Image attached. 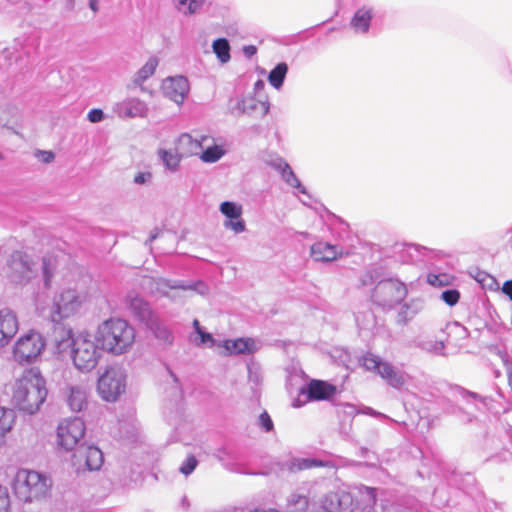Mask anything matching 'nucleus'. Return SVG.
I'll return each instance as SVG.
<instances>
[{"mask_svg":"<svg viewBox=\"0 0 512 512\" xmlns=\"http://www.w3.org/2000/svg\"><path fill=\"white\" fill-rule=\"evenodd\" d=\"M59 354L68 352L76 369L90 372L98 365L103 349L96 335L89 332L73 334L70 329H62L55 338Z\"/></svg>","mask_w":512,"mask_h":512,"instance_id":"f257e3e1","label":"nucleus"},{"mask_svg":"<svg viewBox=\"0 0 512 512\" xmlns=\"http://www.w3.org/2000/svg\"><path fill=\"white\" fill-rule=\"evenodd\" d=\"M48 395L46 380L37 368L24 370L13 385L11 401L20 411L33 415L44 404Z\"/></svg>","mask_w":512,"mask_h":512,"instance_id":"f03ea898","label":"nucleus"},{"mask_svg":"<svg viewBox=\"0 0 512 512\" xmlns=\"http://www.w3.org/2000/svg\"><path fill=\"white\" fill-rule=\"evenodd\" d=\"M95 335L104 352L120 356L132 349L136 333L126 320L110 318L98 325Z\"/></svg>","mask_w":512,"mask_h":512,"instance_id":"7ed1b4c3","label":"nucleus"},{"mask_svg":"<svg viewBox=\"0 0 512 512\" xmlns=\"http://www.w3.org/2000/svg\"><path fill=\"white\" fill-rule=\"evenodd\" d=\"M11 486L20 502L34 503L49 497L53 482L45 473L22 468L16 472Z\"/></svg>","mask_w":512,"mask_h":512,"instance_id":"20e7f679","label":"nucleus"},{"mask_svg":"<svg viewBox=\"0 0 512 512\" xmlns=\"http://www.w3.org/2000/svg\"><path fill=\"white\" fill-rule=\"evenodd\" d=\"M144 291L151 295L167 297L177 301L183 292H196L204 295L208 292V286L202 282H185L181 280H169L164 278L144 277L141 282Z\"/></svg>","mask_w":512,"mask_h":512,"instance_id":"39448f33","label":"nucleus"},{"mask_svg":"<svg viewBox=\"0 0 512 512\" xmlns=\"http://www.w3.org/2000/svg\"><path fill=\"white\" fill-rule=\"evenodd\" d=\"M127 387V373L121 366H110L99 377L97 391L100 397L107 402L117 401L125 393Z\"/></svg>","mask_w":512,"mask_h":512,"instance_id":"423d86ee","label":"nucleus"},{"mask_svg":"<svg viewBox=\"0 0 512 512\" xmlns=\"http://www.w3.org/2000/svg\"><path fill=\"white\" fill-rule=\"evenodd\" d=\"M407 296L404 283L396 279L379 281L371 293V300L384 309H391L400 304Z\"/></svg>","mask_w":512,"mask_h":512,"instance_id":"0eeeda50","label":"nucleus"},{"mask_svg":"<svg viewBox=\"0 0 512 512\" xmlns=\"http://www.w3.org/2000/svg\"><path fill=\"white\" fill-rule=\"evenodd\" d=\"M361 362L367 371L379 375L393 388L400 389L406 384V375L404 372L398 370L391 363L384 361L375 354H365Z\"/></svg>","mask_w":512,"mask_h":512,"instance_id":"6e6552de","label":"nucleus"},{"mask_svg":"<svg viewBox=\"0 0 512 512\" xmlns=\"http://www.w3.org/2000/svg\"><path fill=\"white\" fill-rule=\"evenodd\" d=\"M85 431V423L79 417L62 420L56 431L57 448L65 452L74 450L84 438Z\"/></svg>","mask_w":512,"mask_h":512,"instance_id":"1a4fd4ad","label":"nucleus"},{"mask_svg":"<svg viewBox=\"0 0 512 512\" xmlns=\"http://www.w3.org/2000/svg\"><path fill=\"white\" fill-rule=\"evenodd\" d=\"M86 300V294L74 288L63 290L54 299L53 309L51 311V320L55 323L68 318L79 311Z\"/></svg>","mask_w":512,"mask_h":512,"instance_id":"9d476101","label":"nucleus"},{"mask_svg":"<svg viewBox=\"0 0 512 512\" xmlns=\"http://www.w3.org/2000/svg\"><path fill=\"white\" fill-rule=\"evenodd\" d=\"M45 348V341L42 335L35 331L21 336L13 348L14 360L19 364L32 363Z\"/></svg>","mask_w":512,"mask_h":512,"instance_id":"9b49d317","label":"nucleus"},{"mask_svg":"<svg viewBox=\"0 0 512 512\" xmlns=\"http://www.w3.org/2000/svg\"><path fill=\"white\" fill-rule=\"evenodd\" d=\"M62 396L73 412H80L88 405L89 386L84 380H72L61 389Z\"/></svg>","mask_w":512,"mask_h":512,"instance_id":"f8f14e48","label":"nucleus"},{"mask_svg":"<svg viewBox=\"0 0 512 512\" xmlns=\"http://www.w3.org/2000/svg\"><path fill=\"white\" fill-rule=\"evenodd\" d=\"M34 263L31 258L22 251H15L8 261L7 275L11 281L22 283L31 278Z\"/></svg>","mask_w":512,"mask_h":512,"instance_id":"ddd939ff","label":"nucleus"},{"mask_svg":"<svg viewBox=\"0 0 512 512\" xmlns=\"http://www.w3.org/2000/svg\"><path fill=\"white\" fill-rule=\"evenodd\" d=\"M148 111L147 103L137 97L125 98L113 106V112L122 119L145 118Z\"/></svg>","mask_w":512,"mask_h":512,"instance_id":"4468645a","label":"nucleus"},{"mask_svg":"<svg viewBox=\"0 0 512 512\" xmlns=\"http://www.w3.org/2000/svg\"><path fill=\"white\" fill-rule=\"evenodd\" d=\"M162 90L165 97L181 105L189 93V81L185 76L181 75L167 77L163 81Z\"/></svg>","mask_w":512,"mask_h":512,"instance_id":"2eb2a0df","label":"nucleus"},{"mask_svg":"<svg viewBox=\"0 0 512 512\" xmlns=\"http://www.w3.org/2000/svg\"><path fill=\"white\" fill-rule=\"evenodd\" d=\"M227 150L224 142L220 138H215L208 134H202V149L199 153V158L204 163H216L225 154Z\"/></svg>","mask_w":512,"mask_h":512,"instance_id":"dca6fc26","label":"nucleus"},{"mask_svg":"<svg viewBox=\"0 0 512 512\" xmlns=\"http://www.w3.org/2000/svg\"><path fill=\"white\" fill-rule=\"evenodd\" d=\"M126 302L132 314L146 326L157 317L150 304L135 292L128 293Z\"/></svg>","mask_w":512,"mask_h":512,"instance_id":"f3484780","label":"nucleus"},{"mask_svg":"<svg viewBox=\"0 0 512 512\" xmlns=\"http://www.w3.org/2000/svg\"><path fill=\"white\" fill-rule=\"evenodd\" d=\"M19 330L16 313L10 308L0 310V348L7 345Z\"/></svg>","mask_w":512,"mask_h":512,"instance_id":"a211bd4d","label":"nucleus"},{"mask_svg":"<svg viewBox=\"0 0 512 512\" xmlns=\"http://www.w3.org/2000/svg\"><path fill=\"white\" fill-rule=\"evenodd\" d=\"M300 392L311 401L328 400L336 393V387L322 380H311Z\"/></svg>","mask_w":512,"mask_h":512,"instance_id":"6ab92c4d","label":"nucleus"},{"mask_svg":"<svg viewBox=\"0 0 512 512\" xmlns=\"http://www.w3.org/2000/svg\"><path fill=\"white\" fill-rule=\"evenodd\" d=\"M219 347L224 348V355L252 354L257 350V342L252 338L228 339L220 342Z\"/></svg>","mask_w":512,"mask_h":512,"instance_id":"aec40b11","label":"nucleus"},{"mask_svg":"<svg viewBox=\"0 0 512 512\" xmlns=\"http://www.w3.org/2000/svg\"><path fill=\"white\" fill-rule=\"evenodd\" d=\"M202 149V134L193 137L189 133H182L176 141V150L180 151L183 157L199 155Z\"/></svg>","mask_w":512,"mask_h":512,"instance_id":"412c9836","label":"nucleus"},{"mask_svg":"<svg viewBox=\"0 0 512 512\" xmlns=\"http://www.w3.org/2000/svg\"><path fill=\"white\" fill-rule=\"evenodd\" d=\"M374 17V10L370 6L358 8L350 21V26L355 33L366 34L369 31L371 21Z\"/></svg>","mask_w":512,"mask_h":512,"instance_id":"4be33fe9","label":"nucleus"},{"mask_svg":"<svg viewBox=\"0 0 512 512\" xmlns=\"http://www.w3.org/2000/svg\"><path fill=\"white\" fill-rule=\"evenodd\" d=\"M342 254L341 249L336 245L327 242H316L311 246V256L315 261L331 262Z\"/></svg>","mask_w":512,"mask_h":512,"instance_id":"5701e85b","label":"nucleus"},{"mask_svg":"<svg viewBox=\"0 0 512 512\" xmlns=\"http://www.w3.org/2000/svg\"><path fill=\"white\" fill-rule=\"evenodd\" d=\"M258 110L260 111V114L264 116L268 113L269 105L266 102L258 101L253 97H246L238 101L232 112L237 115H253Z\"/></svg>","mask_w":512,"mask_h":512,"instance_id":"b1692460","label":"nucleus"},{"mask_svg":"<svg viewBox=\"0 0 512 512\" xmlns=\"http://www.w3.org/2000/svg\"><path fill=\"white\" fill-rule=\"evenodd\" d=\"M348 493L353 495V502L355 501L356 504L363 507V509H370L376 503V490L374 488L359 485L355 486Z\"/></svg>","mask_w":512,"mask_h":512,"instance_id":"393cba45","label":"nucleus"},{"mask_svg":"<svg viewBox=\"0 0 512 512\" xmlns=\"http://www.w3.org/2000/svg\"><path fill=\"white\" fill-rule=\"evenodd\" d=\"M80 450H83L82 454L85 457V465L88 470L96 471L102 467L104 457L99 448L95 446H87L86 448H83L80 446Z\"/></svg>","mask_w":512,"mask_h":512,"instance_id":"a878e982","label":"nucleus"},{"mask_svg":"<svg viewBox=\"0 0 512 512\" xmlns=\"http://www.w3.org/2000/svg\"><path fill=\"white\" fill-rule=\"evenodd\" d=\"M154 336L165 346L172 345L174 336L172 331L157 317L147 325Z\"/></svg>","mask_w":512,"mask_h":512,"instance_id":"bb28decb","label":"nucleus"},{"mask_svg":"<svg viewBox=\"0 0 512 512\" xmlns=\"http://www.w3.org/2000/svg\"><path fill=\"white\" fill-rule=\"evenodd\" d=\"M159 65V59L155 56L150 57L145 64L134 74L132 82L136 86H141L146 80L154 75Z\"/></svg>","mask_w":512,"mask_h":512,"instance_id":"cd10ccee","label":"nucleus"},{"mask_svg":"<svg viewBox=\"0 0 512 512\" xmlns=\"http://www.w3.org/2000/svg\"><path fill=\"white\" fill-rule=\"evenodd\" d=\"M158 156L162 160L166 169L171 172H176L179 169L180 162L182 158H184L180 151L176 150L175 152L166 149H160L158 151Z\"/></svg>","mask_w":512,"mask_h":512,"instance_id":"c85d7f7f","label":"nucleus"},{"mask_svg":"<svg viewBox=\"0 0 512 512\" xmlns=\"http://www.w3.org/2000/svg\"><path fill=\"white\" fill-rule=\"evenodd\" d=\"M15 412L10 408L0 407V444L15 423Z\"/></svg>","mask_w":512,"mask_h":512,"instance_id":"c756f323","label":"nucleus"},{"mask_svg":"<svg viewBox=\"0 0 512 512\" xmlns=\"http://www.w3.org/2000/svg\"><path fill=\"white\" fill-rule=\"evenodd\" d=\"M313 467H334L330 461L316 458H298L291 462V470H305Z\"/></svg>","mask_w":512,"mask_h":512,"instance_id":"7c9ffc66","label":"nucleus"},{"mask_svg":"<svg viewBox=\"0 0 512 512\" xmlns=\"http://www.w3.org/2000/svg\"><path fill=\"white\" fill-rule=\"evenodd\" d=\"M230 49V44L226 38H218L212 43V50L222 64L230 61Z\"/></svg>","mask_w":512,"mask_h":512,"instance_id":"2f4dec72","label":"nucleus"},{"mask_svg":"<svg viewBox=\"0 0 512 512\" xmlns=\"http://www.w3.org/2000/svg\"><path fill=\"white\" fill-rule=\"evenodd\" d=\"M288 72V66L286 63L281 62L277 64L269 73L268 81L275 89H280L285 80Z\"/></svg>","mask_w":512,"mask_h":512,"instance_id":"473e14b6","label":"nucleus"},{"mask_svg":"<svg viewBox=\"0 0 512 512\" xmlns=\"http://www.w3.org/2000/svg\"><path fill=\"white\" fill-rule=\"evenodd\" d=\"M309 505L307 496L299 493H292L287 499L288 512H306Z\"/></svg>","mask_w":512,"mask_h":512,"instance_id":"72a5a7b5","label":"nucleus"},{"mask_svg":"<svg viewBox=\"0 0 512 512\" xmlns=\"http://www.w3.org/2000/svg\"><path fill=\"white\" fill-rule=\"evenodd\" d=\"M208 0H175L176 8L184 15H193L201 10Z\"/></svg>","mask_w":512,"mask_h":512,"instance_id":"f704fd0d","label":"nucleus"},{"mask_svg":"<svg viewBox=\"0 0 512 512\" xmlns=\"http://www.w3.org/2000/svg\"><path fill=\"white\" fill-rule=\"evenodd\" d=\"M283 171L281 172L282 179L291 187L295 188L298 193L307 194L306 188L301 184L298 177L295 175L289 164H282Z\"/></svg>","mask_w":512,"mask_h":512,"instance_id":"c9c22d12","label":"nucleus"},{"mask_svg":"<svg viewBox=\"0 0 512 512\" xmlns=\"http://www.w3.org/2000/svg\"><path fill=\"white\" fill-rule=\"evenodd\" d=\"M283 171L281 172L282 179L291 187L295 188L298 193L307 194L306 188L301 184L298 177L295 175L289 164H282Z\"/></svg>","mask_w":512,"mask_h":512,"instance_id":"e433bc0d","label":"nucleus"},{"mask_svg":"<svg viewBox=\"0 0 512 512\" xmlns=\"http://www.w3.org/2000/svg\"><path fill=\"white\" fill-rule=\"evenodd\" d=\"M219 211L225 216V219L240 218L243 214V207L233 201H224L220 204Z\"/></svg>","mask_w":512,"mask_h":512,"instance_id":"4c0bfd02","label":"nucleus"},{"mask_svg":"<svg viewBox=\"0 0 512 512\" xmlns=\"http://www.w3.org/2000/svg\"><path fill=\"white\" fill-rule=\"evenodd\" d=\"M421 348L429 353L444 355L445 344L443 340L427 339L422 341Z\"/></svg>","mask_w":512,"mask_h":512,"instance_id":"58836bf2","label":"nucleus"},{"mask_svg":"<svg viewBox=\"0 0 512 512\" xmlns=\"http://www.w3.org/2000/svg\"><path fill=\"white\" fill-rule=\"evenodd\" d=\"M223 226L227 230L233 231L235 234L243 233L246 230L245 220L240 216V218H228L223 222Z\"/></svg>","mask_w":512,"mask_h":512,"instance_id":"ea45409f","label":"nucleus"},{"mask_svg":"<svg viewBox=\"0 0 512 512\" xmlns=\"http://www.w3.org/2000/svg\"><path fill=\"white\" fill-rule=\"evenodd\" d=\"M441 299L449 306H454L460 299V293L456 289H448L442 292Z\"/></svg>","mask_w":512,"mask_h":512,"instance_id":"a19ab883","label":"nucleus"},{"mask_svg":"<svg viewBox=\"0 0 512 512\" xmlns=\"http://www.w3.org/2000/svg\"><path fill=\"white\" fill-rule=\"evenodd\" d=\"M198 464L197 459L193 455H189L185 461L180 466L179 470L182 474L188 476L190 475L196 468Z\"/></svg>","mask_w":512,"mask_h":512,"instance_id":"79ce46f5","label":"nucleus"},{"mask_svg":"<svg viewBox=\"0 0 512 512\" xmlns=\"http://www.w3.org/2000/svg\"><path fill=\"white\" fill-rule=\"evenodd\" d=\"M11 500L8 489L0 484V512H10Z\"/></svg>","mask_w":512,"mask_h":512,"instance_id":"37998d69","label":"nucleus"},{"mask_svg":"<svg viewBox=\"0 0 512 512\" xmlns=\"http://www.w3.org/2000/svg\"><path fill=\"white\" fill-rule=\"evenodd\" d=\"M153 175L150 171H139L133 178V183L136 185H149L152 182Z\"/></svg>","mask_w":512,"mask_h":512,"instance_id":"c03bdc74","label":"nucleus"},{"mask_svg":"<svg viewBox=\"0 0 512 512\" xmlns=\"http://www.w3.org/2000/svg\"><path fill=\"white\" fill-rule=\"evenodd\" d=\"M448 329H449V334H455L459 338H462V339H465L468 337V330L466 329V327H464L463 325H461L458 322L448 325Z\"/></svg>","mask_w":512,"mask_h":512,"instance_id":"a18cd8bd","label":"nucleus"},{"mask_svg":"<svg viewBox=\"0 0 512 512\" xmlns=\"http://www.w3.org/2000/svg\"><path fill=\"white\" fill-rule=\"evenodd\" d=\"M197 334L199 336V340H195L196 345L200 346V345H205V344L209 343L210 346H213L216 344L215 339L213 338V336L210 333L205 332L204 330H201Z\"/></svg>","mask_w":512,"mask_h":512,"instance_id":"49530a36","label":"nucleus"},{"mask_svg":"<svg viewBox=\"0 0 512 512\" xmlns=\"http://www.w3.org/2000/svg\"><path fill=\"white\" fill-rule=\"evenodd\" d=\"M258 422L261 428L266 432L273 429L272 419L266 411L260 414Z\"/></svg>","mask_w":512,"mask_h":512,"instance_id":"de8ad7c7","label":"nucleus"},{"mask_svg":"<svg viewBox=\"0 0 512 512\" xmlns=\"http://www.w3.org/2000/svg\"><path fill=\"white\" fill-rule=\"evenodd\" d=\"M104 118H105L104 112L98 108L91 109L87 114V119L91 123H99V122L103 121Z\"/></svg>","mask_w":512,"mask_h":512,"instance_id":"09e8293b","label":"nucleus"},{"mask_svg":"<svg viewBox=\"0 0 512 512\" xmlns=\"http://www.w3.org/2000/svg\"><path fill=\"white\" fill-rule=\"evenodd\" d=\"M43 275H44L45 285L49 286L52 275H53L50 259H47V258L43 259Z\"/></svg>","mask_w":512,"mask_h":512,"instance_id":"8fccbe9b","label":"nucleus"},{"mask_svg":"<svg viewBox=\"0 0 512 512\" xmlns=\"http://www.w3.org/2000/svg\"><path fill=\"white\" fill-rule=\"evenodd\" d=\"M36 157L43 163H50L54 160V154L51 151H37Z\"/></svg>","mask_w":512,"mask_h":512,"instance_id":"3c124183","label":"nucleus"},{"mask_svg":"<svg viewBox=\"0 0 512 512\" xmlns=\"http://www.w3.org/2000/svg\"><path fill=\"white\" fill-rule=\"evenodd\" d=\"M14 110H15V109H14L13 107L8 106V105H6V106H4V107L0 108V124H2L3 126L7 125V124H8V122H9V120H8V118L5 116V113L7 112V113H9V114H10V113H13V112H14Z\"/></svg>","mask_w":512,"mask_h":512,"instance_id":"603ef678","label":"nucleus"},{"mask_svg":"<svg viewBox=\"0 0 512 512\" xmlns=\"http://www.w3.org/2000/svg\"><path fill=\"white\" fill-rule=\"evenodd\" d=\"M461 395H462L463 398L471 397V398H473L475 400H479L482 403L483 406H486L487 399L482 397V396H480V395H478V394H476V393H474V392H470V391H467V390H462L461 391Z\"/></svg>","mask_w":512,"mask_h":512,"instance_id":"864d4df0","label":"nucleus"},{"mask_svg":"<svg viewBox=\"0 0 512 512\" xmlns=\"http://www.w3.org/2000/svg\"><path fill=\"white\" fill-rule=\"evenodd\" d=\"M441 276L440 275H435V274H429L427 276V281L429 284L433 285V286H436V285H443V281L440 279Z\"/></svg>","mask_w":512,"mask_h":512,"instance_id":"5fc2aeb1","label":"nucleus"},{"mask_svg":"<svg viewBox=\"0 0 512 512\" xmlns=\"http://www.w3.org/2000/svg\"><path fill=\"white\" fill-rule=\"evenodd\" d=\"M502 291L504 294H506L509 299L512 301V279L511 280H508L506 281L504 284H503V287H502Z\"/></svg>","mask_w":512,"mask_h":512,"instance_id":"6e6d98bb","label":"nucleus"},{"mask_svg":"<svg viewBox=\"0 0 512 512\" xmlns=\"http://www.w3.org/2000/svg\"><path fill=\"white\" fill-rule=\"evenodd\" d=\"M257 52V49L255 46L253 45H248V46H244L243 47V53L245 54V56H247L248 58L252 57L253 55H255Z\"/></svg>","mask_w":512,"mask_h":512,"instance_id":"4d7b16f0","label":"nucleus"},{"mask_svg":"<svg viewBox=\"0 0 512 512\" xmlns=\"http://www.w3.org/2000/svg\"><path fill=\"white\" fill-rule=\"evenodd\" d=\"M282 164H288L286 161H284L282 158H277L272 161L271 165L273 168H275L280 173L283 171V168L281 167Z\"/></svg>","mask_w":512,"mask_h":512,"instance_id":"13d9d810","label":"nucleus"},{"mask_svg":"<svg viewBox=\"0 0 512 512\" xmlns=\"http://www.w3.org/2000/svg\"><path fill=\"white\" fill-rule=\"evenodd\" d=\"M99 3H100V0H89L88 1V6L94 14L99 12V9H100Z\"/></svg>","mask_w":512,"mask_h":512,"instance_id":"bf43d9fd","label":"nucleus"},{"mask_svg":"<svg viewBox=\"0 0 512 512\" xmlns=\"http://www.w3.org/2000/svg\"><path fill=\"white\" fill-rule=\"evenodd\" d=\"M366 414H369L371 416H375V417H382V418H385V419H388V417L382 413H379V412H376L374 411L372 408H367L366 411H365Z\"/></svg>","mask_w":512,"mask_h":512,"instance_id":"052dcab7","label":"nucleus"},{"mask_svg":"<svg viewBox=\"0 0 512 512\" xmlns=\"http://www.w3.org/2000/svg\"><path fill=\"white\" fill-rule=\"evenodd\" d=\"M249 512H281L278 509L275 508H255L253 510H250Z\"/></svg>","mask_w":512,"mask_h":512,"instance_id":"680f3d73","label":"nucleus"},{"mask_svg":"<svg viewBox=\"0 0 512 512\" xmlns=\"http://www.w3.org/2000/svg\"><path fill=\"white\" fill-rule=\"evenodd\" d=\"M193 327H194L196 333H198L201 330H203L202 327L200 326V322L197 319H195L193 321Z\"/></svg>","mask_w":512,"mask_h":512,"instance_id":"e2e57ef3","label":"nucleus"},{"mask_svg":"<svg viewBox=\"0 0 512 512\" xmlns=\"http://www.w3.org/2000/svg\"><path fill=\"white\" fill-rule=\"evenodd\" d=\"M156 237H157V234H152V235L150 236V238H149V241L151 242V241L155 240V239H156Z\"/></svg>","mask_w":512,"mask_h":512,"instance_id":"0e129e2a","label":"nucleus"},{"mask_svg":"<svg viewBox=\"0 0 512 512\" xmlns=\"http://www.w3.org/2000/svg\"><path fill=\"white\" fill-rule=\"evenodd\" d=\"M362 283H363V285H366V284H367V282H366V280H365V279H362Z\"/></svg>","mask_w":512,"mask_h":512,"instance_id":"69168bd1","label":"nucleus"},{"mask_svg":"<svg viewBox=\"0 0 512 512\" xmlns=\"http://www.w3.org/2000/svg\"><path fill=\"white\" fill-rule=\"evenodd\" d=\"M74 0H71V2H73Z\"/></svg>","mask_w":512,"mask_h":512,"instance_id":"338daca9","label":"nucleus"}]
</instances>
